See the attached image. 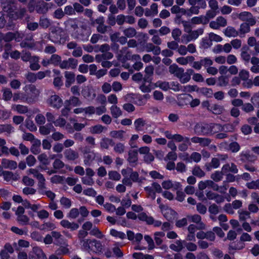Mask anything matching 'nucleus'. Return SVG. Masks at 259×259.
Returning <instances> with one entry per match:
<instances>
[{"mask_svg": "<svg viewBox=\"0 0 259 259\" xmlns=\"http://www.w3.org/2000/svg\"><path fill=\"white\" fill-rule=\"evenodd\" d=\"M2 7L4 12L7 13L8 15L14 19L18 18L17 13L16 11V7L12 0H1Z\"/></svg>", "mask_w": 259, "mask_h": 259, "instance_id": "1", "label": "nucleus"}, {"mask_svg": "<svg viewBox=\"0 0 259 259\" xmlns=\"http://www.w3.org/2000/svg\"><path fill=\"white\" fill-rule=\"evenodd\" d=\"M29 90V92L25 94L26 102L31 103L35 102V99L39 96L40 94L39 90H38L35 85L33 84H29L26 85L24 90L26 91Z\"/></svg>", "mask_w": 259, "mask_h": 259, "instance_id": "2", "label": "nucleus"}, {"mask_svg": "<svg viewBox=\"0 0 259 259\" xmlns=\"http://www.w3.org/2000/svg\"><path fill=\"white\" fill-rule=\"evenodd\" d=\"M91 24L95 26L96 24L98 25L97 26V31L101 34H105L107 31L109 26L104 24L105 19L104 17L100 16L97 19H94L91 18L90 19Z\"/></svg>", "mask_w": 259, "mask_h": 259, "instance_id": "3", "label": "nucleus"}, {"mask_svg": "<svg viewBox=\"0 0 259 259\" xmlns=\"http://www.w3.org/2000/svg\"><path fill=\"white\" fill-rule=\"evenodd\" d=\"M210 123H197L194 128L195 134L198 135H210Z\"/></svg>", "mask_w": 259, "mask_h": 259, "instance_id": "4", "label": "nucleus"}, {"mask_svg": "<svg viewBox=\"0 0 259 259\" xmlns=\"http://www.w3.org/2000/svg\"><path fill=\"white\" fill-rule=\"evenodd\" d=\"M90 35L91 32L90 30L83 27L79 28V29L72 33V35L75 38L80 39L83 41L88 40Z\"/></svg>", "mask_w": 259, "mask_h": 259, "instance_id": "5", "label": "nucleus"}, {"mask_svg": "<svg viewBox=\"0 0 259 259\" xmlns=\"http://www.w3.org/2000/svg\"><path fill=\"white\" fill-rule=\"evenodd\" d=\"M29 259H47L42 250L39 247H33L28 254Z\"/></svg>", "mask_w": 259, "mask_h": 259, "instance_id": "6", "label": "nucleus"}, {"mask_svg": "<svg viewBox=\"0 0 259 259\" xmlns=\"http://www.w3.org/2000/svg\"><path fill=\"white\" fill-rule=\"evenodd\" d=\"M47 103L51 107L56 109H59L63 104L62 99L57 95L50 96L47 100Z\"/></svg>", "mask_w": 259, "mask_h": 259, "instance_id": "7", "label": "nucleus"}, {"mask_svg": "<svg viewBox=\"0 0 259 259\" xmlns=\"http://www.w3.org/2000/svg\"><path fill=\"white\" fill-rule=\"evenodd\" d=\"M238 18L242 21L246 22L247 24L253 26L256 23V20L252 14L248 12H243L239 14Z\"/></svg>", "mask_w": 259, "mask_h": 259, "instance_id": "8", "label": "nucleus"}, {"mask_svg": "<svg viewBox=\"0 0 259 259\" xmlns=\"http://www.w3.org/2000/svg\"><path fill=\"white\" fill-rule=\"evenodd\" d=\"M165 136L169 140H173L176 142H189V137H183L180 134L172 135L169 131L164 132Z\"/></svg>", "mask_w": 259, "mask_h": 259, "instance_id": "9", "label": "nucleus"}, {"mask_svg": "<svg viewBox=\"0 0 259 259\" xmlns=\"http://www.w3.org/2000/svg\"><path fill=\"white\" fill-rule=\"evenodd\" d=\"M144 48L147 52H152L155 55H158L160 54L161 49L158 46H156L151 42H146L144 45Z\"/></svg>", "mask_w": 259, "mask_h": 259, "instance_id": "10", "label": "nucleus"}, {"mask_svg": "<svg viewBox=\"0 0 259 259\" xmlns=\"http://www.w3.org/2000/svg\"><path fill=\"white\" fill-rule=\"evenodd\" d=\"M17 163L14 160L6 158L3 159L2 160V168L14 170L17 167Z\"/></svg>", "mask_w": 259, "mask_h": 259, "instance_id": "11", "label": "nucleus"}, {"mask_svg": "<svg viewBox=\"0 0 259 259\" xmlns=\"http://www.w3.org/2000/svg\"><path fill=\"white\" fill-rule=\"evenodd\" d=\"M169 72L179 79L184 72V69L179 67L176 64H172L169 67Z\"/></svg>", "mask_w": 259, "mask_h": 259, "instance_id": "12", "label": "nucleus"}, {"mask_svg": "<svg viewBox=\"0 0 259 259\" xmlns=\"http://www.w3.org/2000/svg\"><path fill=\"white\" fill-rule=\"evenodd\" d=\"M50 61L51 64L54 66H60L61 68H65L64 61L61 62V57L57 54H53L51 56Z\"/></svg>", "mask_w": 259, "mask_h": 259, "instance_id": "13", "label": "nucleus"}, {"mask_svg": "<svg viewBox=\"0 0 259 259\" xmlns=\"http://www.w3.org/2000/svg\"><path fill=\"white\" fill-rule=\"evenodd\" d=\"M2 175L4 177V180L7 182L17 181L19 178V176L18 174H14L10 171H3Z\"/></svg>", "mask_w": 259, "mask_h": 259, "instance_id": "14", "label": "nucleus"}, {"mask_svg": "<svg viewBox=\"0 0 259 259\" xmlns=\"http://www.w3.org/2000/svg\"><path fill=\"white\" fill-rule=\"evenodd\" d=\"M54 127L52 123H50L45 125H41L40 126L39 128V131L40 134L42 135H48L50 134V133L54 130Z\"/></svg>", "mask_w": 259, "mask_h": 259, "instance_id": "15", "label": "nucleus"}, {"mask_svg": "<svg viewBox=\"0 0 259 259\" xmlns=\"http://www.w3.org/2000/svg\"><path fill=\"white\" fill-rule=\"evenodd\" d=\"M138 151L135 150H131L128 151V157L127 161L131 164L134 165L136 164L138 161Z\"/></svg>", "mask_w": 259, "mask_h": 259, "instance_id": "16", "label": "nucleus"}, {"mask_svg": "<svg viewBox=\"0 0 259 259\" xmlns=\"http://www.w3.org/2000/svg\"><path fill=\"white\" fill-rule=\"evenodd\" d=\"M184 240H178L169 245V248L176 252H180L184 248Z\"/></svg>", "mask_w": 259, "mask_h": 259, "instance_id": "17", "label": "nucleus"}, {"mask_svg": "<svg viewBox=\"0 0 259 259\" xmlns=\"http://www.w3.org/2000/svg\"><path fill=\"white\" fill-rule=\"evenodd\" d=\"M220 164V160L214 157L212 158L210 162L206 163L205 165V167L207 171H210L212 168L219 167Z\"/></svg>", "mask_w": 259, "mask_h": 259, "instance_id": "18", "label": "nucleus"}, {"mask_svg": "<svg viewBox=\"0 0 259 259\" xmlns=\"http://www.w3.org/2000/svg\"><path fill=\"white\" fill-rule=\"evenodd\" d=\"M250 26H251L248 24H247V23H243L241 24L240 28L238 31V32H239V36L240 37H244L245 34L250 31Z\"/></svg>", "mask_w": 259, "mask_h": 259, "instance_id": "19", "label": "nucleus"}, {"mask_svg": "<svg viewBox=\"0 0 259 259\" xmlns=\"http://www.w3.org/2000/svg\"><path fill=\"white\" fill-rule=\"evenodd\" d=\"M224 33L227 37H236L239 36V32L233 27L228 26L225 30Z\"/></svg>", "mask_w": 259, "mask_h": 259, "instance_id": "20", "label": "nucleus"}, {"mask_svg": "<svg viewBox=\"0 0 259 259\" xmlns=\"http://www.w3.org/2000/svg\"><path fill=\"white\" fill-rule=\"evenodd\" d=\"M249 48L247 46L243 47L241 49V58L245 63H248L251 59L250 55L248 52Z\"/></svg>", "mask_w": 259, "mask_h": 259, "instance_id": "21", "label": "nucleus"}, {"mask_svg": "<svg viewBox=\"0 0 259 259\" xmlns=\"http://www.w3.org/2000/svg\"><path fill=\"white\" fill-rule=\"evenodd\" d=\"M78 20L76 19H70L67 21L66 26L68 29H70L71 30L76 31L79 29L78 27Z\"/></svg>", "mask_w": 259, "mask_h": 259, "instance_id": "22", "label": "nucleus"}, {"mask_svg": "<svg viewBox=\"0 0 259 259\" xmlns=\"http://www.w3.org/2000/svg\"><path fill=\"white\" fill-rule=\"evenodd\" d=\"M75 80V75L73 72L66 71V87H69Z\"/></svg>", "mask_w": 259, "mask_h": 259, "instance_id": "23", "label": "nucleus"}, {"mask_svg": "<svg viewBox=\"0 0 259 259\" xmlns=\"http://www.w3.org/2000/svg\"><path fill=\"white\" fill-rule=\"evenodd\" d=\"M78 157V153L77 152L68 149L66 150V158L69 160H74Z\"/></svg>", "mask_w": 259, "mask_h": 259, "instance_id": "24", "label": "nucleus"}, {"mask_svg": "<svg viewBox=\"0 0 259 259\" xmlns=\"http://www.w3.org/2000/svg\"><path fill=\"white\" fill-rule=\"evenodd\" d=\"M13 110L17 111L19 114H25L28 112V108L26 106L22 105H13L12 106Z\"/></svg>", "mask_w": 259, "mask_h": 259, "instance_id": "25", "label": "nucleus"}, {"mask_svg": "<svg viewBox=\"0 0 259 259\" xmlns=\"http://www.w3.org/2000/svg\"><path fill=\"white\" fill-rule=\"evenodd\" d=\"M210 135L222 132V124L220 123H210Z\"/></svg>", "mask_w": 259, "mask_h": 259, "instance_id": "26", "label": "nucleus"}, {"mask_svg": "<svg viewBox=\"0 0 259 259\" xmlns=\"http://www.w3.org/2000/svg\"><path fill=\"white\" fill-rule=\"evenodd\" d=\"M192 222L198 224L199 227L198 229H204L205 227V224L201 222V217L198 214H194L191 217Z\"/></svg>", "mask_w": 259, "mask_h": 259, "instance_id": "27", "label": "nucleus"}, {"mask_svg": "<svg viewBox=\"0 0 259 259\" xmlns=\"http://www.w3.org/2000/svg\"><path fill=\"white\" fill-rule=\"evenodd\" d=\"M123 34L128 38H132L135 36L137 32L134 27H130L123 30Z\"/></svg>", "mask_w": 259, "mask_h": 259, "instance_id": "28", "label": "nucleus"}, {"mask_svg": "<svg viewBox=\"0 0 259 259\" xmlns=\"http://www.w3.org/2000/svg\"><path fill=\"white\" fill-rule=\"evenodd\" d=\"M114 145V143L113 140L107 138H103L100 142V146L103 149H107L109 145L113 146Z\"/></svg>", "mask_w": 259, "mask_h": 259, "instance_id": "29", "label": "nucleus"}, {"mask_svg": "<svg viewBox=\"0 0 259 259\" xmlns=\"http://www.w3.org/2000/svg\"><path fill=\"white\" fill-rule=\"evenodd\" d=\"M3 99L5 101H10L13 96V93L10 89L4 88L2 89Z\"/></svg>", "mask_w": 259, "mask_h": 259, "instance_id": "30", "label": "nucleus"}, {"mask_svg": "<svg viewBox=\"0 0 259 259\" xmlns=\"http://www.w3.org/2000/svg\"><path fill=\"white\" fill-rule=\"evenodd\" d=\"M146 124V121L142 118H139L137 119L134 122V125L136 131H141L143 130V127Z\"/></svg>", "mask_w": 259, "mask_h": 259, "instance_id": "31", "label": "nucleus"}, {"mask_svg": "<svg viewBox=\"0 0 259 259\" xmlns=\"http://www.w3.org/2000/svg\"><path fill=\"white\" fill-rule=\"evenodd\" d=\"M111 114L113 118H117L122 115V112L116 105H112L110 107Z\"/></svg>", "mask_w": 259, "mask_h": 259, "instance_id": "32", "label": "nucleus"}, {"mask_svg": "<svg viewBox=\"0 0 259 259\" xmlns=\"http://www.w3.org/2000/svg\"><path fill=\"white\" fill-rule=\"evenodd\" d=\"M14 127L10 124H0V134L6 133L10 135L13 132Z\"/></svg>", "mask_w": 259, "mask_h": 259, "instance_id": "33", "label": "nucleus"}, {"mask_svg": "<svg viewBox=\"0 0 259 259\" xmlns=\"http://www.w3.org/2000/svg\"><path fill=\"white\" fill-rule=\"evenodd\" d=\"M39 58L37 56H33L32 60L30 62V68L33 71L39 69L40 66L38 64Z\"/></svg>", "mask_w": 259, "mask_h": 259, "instance_id": "34", "label": "nucleus"}, {"mask_svg": "<svg viewBox=\"0 0 259 259\" xmlns=\"http://www.w3.org/2000/svg\"><path fill=\"white\" fill-rule=\"evenodd\" d=\"M92 240L89 239H85L80 241V242L81 243L82 247L84 250L89 252L93 250V248H92L91 246Z\"/></svg>", "mask_w": 259, "mask_h": 259, "instance_id": "35", "label": "nucleus"}, {"mask_svg": "<svg viewBox=\"0 0 259 259\" xmlns=\"http://www.w3.org/2000/svg\"><path fill=\"white\" fill-rule=\"evenodd\" d=\"M177 213L171 208H166L165 209L163 213L164 217L168 221L175 218Z\"/></svg>", "mask_w": 259, "mask_h": 259, "instance_id": "36", "label": "nucleus"}, {"mask_svg": "<svg viewBox=\"0 0 259 259\" xmlns=\"http://www.w3.org/2000/svg\"><path fill=\"white\" fill-rule=\"evenodd\" d=\"M208 109L215 114H220L224 110L223 106L218 104L211 105Z\"/></svg>", "mask_w": 259, "mask_h": 259, "instance_id": "37", "label": "nucleus"}, {"mask_svg": "<svg viewBox=\"0 0 259 259\" xmlns=\"http://www.w3.org/2000/svg\"><path fill=\"white\" fill-rule=\"evenodd\" d=\"M197 91L199 92L200 93L202 94V95L205 96L207 98L212 97V96L213 94L212 90L210 88H198V89L197 90Z\"/></svg>", "mask_w": 259, "mask_h": 259, "instance_id": "38", "label": "nucleus"}, {"mask_svg": "<svg viewBox=\"0 0 259 259\" xmlns=\"http://www.w3.org/2000/svg\"><path fill=\"white\" fill-rule=\"evenodd\" d=\"M229 84V79L226 76L222 75L218 78L217 85L220 87H227Z\"/></svg>", "mask_w": 259, "mask_h": 259, "instance_id": "39", "label": "nucleus"}, {"mask_svg": "<svg viewBox=\"0 0 259 259\" xmlns=\"http://www.w3.org/2000/svg\"><path fill=\"white\" fill-rule=\"evenodd\" d=\"M92 248H93V247H95V250L93 249V251H95L96 252H101L102 251L103 246L100 241H98L96 239H93L92 240Z\"/></svg>", "mask_w": 259, "mask_h": 259, "instance_id": "40", "label": "nucleus"}, {"mask_svg": "<svg viewBox=\"0 0 259 259\" xmlns=\"http://www.w3.org/2000/svg\"><path fill=\"white\" fill-rule=\"evenodd\" d=\"M239 214V220L240 221H245L250 218V213L248 211L239 210L238 211Z\"/></svg>", "mask_w": 259, "mask_h": 259, "instance_id": "41", "label": "nucleus"}, {"mask_svg": "<svg viewBox=\"0 0 259 259\" xmlns=\"http://www.w3.org/2000/svg\"><path fill=\"white\" fill-rule=\"evenodd\" d=\"M66 104H69L73 106H77L81 104V102L79 100L78 98L72 96L70 98L69 100H66Z\"/></svg>", "mask_w": 259, "mask_h": 259, "instance_id": "42", "label": "nucleus"}, {"mask_svg": "<svg viewBox=\"0 0 259 259\" xmlns=\"http://www.w3.org/2000/svg\"><path fill=\"white\" fill-rule=\"evenodd\" d=\"M84 153L87 154V155L84 156V163L86 165H89L90 164V161L95 159V154L94 153H88V152L86 150H84Z\"/></svg>", "mask_w": 259, "mask_h": 259, "instance_id": "43", "label": "nucleus"}, {"mask_svg": "<svg viewBox=\"0 0 259 259\" xmlns=\"http://www.w3.org/2000/svg\"><path fill=\"white\" fill-rule=\"evenodd\" d=\"M13 100L16 102L19 100L23 102H26V95L24 93H21L20 92H16L13 94Z\"/></svg>", "mask_w": 259, "mask_h": 259, "instance_id": "44", "label": "nucleus"}, {"mask_svg": "<svg viewBox=\"0 0 259 259\" xmlns=\"http://www.w3.org/2000/svg\"><path fill=\"white\" fill-rule=\"evenodd\" d=\"M245 246V244L241 241L235 243L232 242L229 245V249L232 250H241Z\"/></svg>", "mask_w": 259, "mask_h": 259, "instance_id": "45", "label": "nucleus"}, {"mask_svg": "<svg viewBox=\"0 0 259 259\" xmlns=\"http://www.w3.org/2000/svg\"><path fill=\"white\" fill-rule=\"evenodd\" d=\"M241 160L244 161L245 160L248 161H253L255 160V157L249 153V152H246L245 153L242 152L240 154Z\"/></svg>", "mask_w": 259, "mask_h": 259, "instance_id": "46", "label": "nucleus"}, {"mask_svg": "<svg viewBox=\"0 0 259 259\" xmlns=\"http://www.w3.org/2000/svg\"><path fill=\"white\" fill-rule=\"evenodd\" d=\"M192 174L198 178H202L205 176V172L198 166L194 167L192 170Z\"/></svg>", "mask_w": 259, "mask_h": 259, "instance_id": "47", "label": "nucleus"}, {"mask_svg": "<svg viewBox=\"0 0 259 259\" xmlns=\"http://www.w3.org/2000/svg\"><path fill=\"white\" fill-rule=\"evenodd\" d=\"M114 146V151L118 154H122L125 151V146L123 144L121 143H117V144L113 145Z\"/></svg>", "mask_w": 259, "mask_h": 259, "instance_id": "48", "label": "nucleus"}, {"mask_svg": "<svg viewBox=\"0 0 259 259\" xmlns=\"http://www.w3.org/2000/svg\"><path fill=\"white\" fill-rule=\"evenodd\" d=\"M212 44V43L209 37V38L204 37L202 39V40H201V42L200 44V46H201V48H202L204 49H208V48L210 47L211 46Z\"/></svg>", "mask_w": 259, "mask_h": 259, "instance_id": "49", "label": "nucleus"}, {"mask_svg": "<svg viewBox=\"0 0 259 259\" xmlns=\"http://www.w3.org/2000/svg\"><path fill=\"white\" fill-rule=\"evenodd\" d=\"M223 175L221 171H215L211 175L210 178L213 181L218 182L222 180Z\"/></svg>", "mask_w": 259, "mask_h": 259, "instance_id": "50", "label": "nucleus"}, {"mask_svg": "<svg viewBox=\"0 0 259 259\" xmlns=\"http://www.w3.org/2000/svg\"><path fill=\"white\" fill-rule=\"evenodd\" d=\"M77 65V60L74 58H69L66 61V69L71 68H75Z\"/></svg>", "mask_w": 259, "mask_h": 259, "instance_id": "51", "label": "nucleus"}, {"mask_svg": "<svg viewBox=\"0 0 259 259\" xmlns=\"http://www.w3.org/2000/svg\"><path fill=\"white\" fill-rule=\"evenodd\" d=\"M110 234L112 236L118 237L121 239H123L126 238V235L123 232L117 231V230L113 229L110 230Z\"/></svg>", "mask_w": 259, "mask_h": 259, "instance_id": "52", "label": "nucleus"}, {"mask_svg": "<svg viewBox=\"0 0 259 259\" xmlns=\"http://www.w3.org/2000/svg\"><path fill=\"white\" fill-rule=\"evenodd\" d=\"M164 235L165 234L163 232H156L154 233V240L157 245H159L162 243V240L161 238L164 237Z\"/></svg>", "mask_w": 259, "mask_h": 259, "instance_id": "53", "label": "nucleus"}, {"mask_svg": "<svg viewBox=\"0 0 259 259\" xmlns=\"http://www.w3.org/2000/svg\"><path fill=\"white\" fill-rule=\"evenodd\" d=\"M137 217L140 220L145 221L148 225L149 223H151V221L152 220L151 216H148L145 212H143L140 213Z\"/></svg>", "mask_w": 259, "mask_h": 259, "instance_id": "54", "label": "nucleus"}, {"mask_svg": "<svg viewBox=\"0 0 259 259\" xmlns=\"http://www.w3.org/2000/svg\"><path fill=\"white\" fill-rule=\"evenodd\" d=\"M104 127L101 124L96 125L95 126H92L90 128V132L92 134H100L101 133Z\"/></svg>", "mask_w": 259, "mask_h": 259, "instance_id": "55", "label": "nucleus"}, {"mask_svg": "<svg viewBox=\"0 0 259 259\" xmlns=\"http://www.w3.org/2000/svg\"><path fill=\"white\" fill-rule=\"evenodd\" d=\"M56 38L60 43L64 44L65 38L64 37V33L62 29L58 28L56 30Z\"/></svg>", "mask_w": 259, "mask_h": 259, "instance_id": "56", "label": "nucleus"}, {"mask_svg": "<svg viewBox=\"0 0 259 259\" xmlns=\"http://www.w3.org/2000/svg\"><path fill=\"white\" fill-rule=\"evenodd\" d=\"M156 85L165 91L170 89V83L166 81H158L156 83Z\"/></svg>", "mask_w": 259, "mask_h": 259, "instance_id": "57", "label": "nucleus"}, {"mask_svg": "<svg viewBox=\"0 0 259 259\" xmlns=\"http://www.w3.org/2000/svg\"><path fill=\"white\" fill-rule=\"evenodd\" d=\"M203 33V28H199L194 31H191L189 32V34L191 37L192 40H195L197 38L199 35L202 34Z\"/></svg>", "mask_w": 259, "mask_h": 259, "instance_id": "58", "label": "nucleus"}, {"mask_svg": "<svg viewBox=\"0 0 259 259\" xmlns=\"http://www.w3.org/2000/svg\"><path fill=\"white\" fill-rule=\"evenodd\" d=\"M40 141L37 140L31 148V152L34 154H38L40 152Z\"/></svg>", "mask_w": 259, "mask_h": 259, "instance_id": "59", "label": "nucleus"}, {"mask_svg": "<svg viewBox=\"0 0 259 259\" xmlns=\"http://www.w3.org/2000/svg\"><path fill=\"white\" fill-rule=\"evenodd\" d=\"M26 127L31 132L36 131L37 127L33 121L30 119H27L25 120Z\"/></svg>", "mask_w": 259, "mask_h": 259, "instance_id": "60", "label": "nucleus"}, {"mask_svg": "<svg viewBox=\"0 0 259 259\" xmlns=\"http://www.w3.org/2000/svg\"><path fill=\"white\" fill-rule=\"evenodd\" d=\"M108 176L110 179L114 181H118L121 178L120 174L114 170L109 171L108 172Z\"/></svg>", "mask_w": 259, "mask_h": 259, "instance_id": "61", "label": "nucleus"}, {"mask_svg": "<svg viewBox=\"0 0 259 259\" xmlns=\"http://www.w3.org/2000/svg\"><path fill=\"white\" fill-rule=\"evenodd\" d=\"M25 76L27 80L30 83H34L37 80L36 74L31 72L25 74Z\"/></svg>", "mask_w": 259, "mask_h": 259, "instance_id": "62", "label": "nucleus"}, {"mask_svg": "<svg viewBox=\"0 0 259 259\" xmlns=\"http://www.w3.org/2000/svg\"><path fill=\"white\" fill-rule=\"evenodd\" d=\"M29 218L26 215H20L17 216V221L22 225H26L28 224Z\"/></svg>", "mask_w": 259, "mask_h": 259, "instance_id": "63", "label": "nucleus"}, {"mask_svg": "<svg viewBox=\"0 0 259 259\" xmlns=\"http://www.w3.org/2000/svg\"><path fill=\"white\" fill-rule=\"evenodd\" d=\"M246 187L249 189L259 190V179L247 183L246 184Z\"/></svg>", "mask_w": 259, "mask_h": 259, "instance_id": "64", "label": "nucleus"}]
</instances>
